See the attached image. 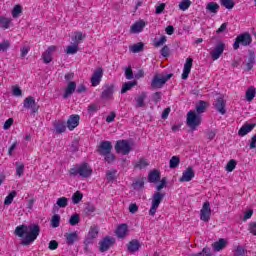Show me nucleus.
<instances>
[{
	"label": "nucleus",
	"instance_id": "31",
	"mask_svg": "<svg viewBox=\"0 0 256 256\" xmlns=\"http://www.w3.org/2000/svg\"><path fill=\"white\" fill-rule=\"evenodd\" d=\"M207 109V102L201 100L196 104V114L201 115V113H205Z\"/></svg>",
	"mask_w": 256,
	"mask_h": 256
},
{
	"label": "nucleus",
	"instance_id": "42",
	"mask_svg": "<svg viewBox=\"0 0 256 256\" xmlns=\"http://www.w3.org/2000/svg\"><path fill=\"white\" fill-rule=\"evenodd\" d=\"M143 46V43L140 42L130 46L129 49L132 53H140V51H143Z\"/></svg>",
	"mask_w": 256,
	"mask_h": 256
},
{
	"label": "nucleus",
	"instance_id": "14",
	"mask_svg": "<svg viewBox=\"0 0 256 256\" xmlns=\"http://www.w3.org/2000/svg\"><path fill=\"white\" fill-rule=\"evenodd\" d=\"M115 233L118 239H125L129 233V226L127 224H120L117 226Z\"/></svg>",
	"mask_w": 256,
	"mask_h": 256
},
{
	"label": "nucleus",
	"instance_id": "64",
	"mask_svg": "<svg viewBox=\"0 0 256 256\" xmlns=\"http://www.w3.org/2000/svg\"><path fill=\"white\" fill-rule=\"evenodd\" d=\"M250 149H256V135L251 138Z\"/></svg>",
	"mask_w": 256,
	"mask_h": 256
},
{
	"label": "nucleus",
	"instance_id": "55",
	"mask_svg": "<svg viewBox=\"0 0 256 256\" xmlns=\"http://www.w3.org/2000/svg\"><path fill=\"white\" fill-rule=\"evenodd\" d=\"M12 94L14 95V97H21V95H23V91H21V88H19V86H13Z\"/></svg>",
	"mask_w": 256,
	"mask_h": 256
},
{
	"label": "nucleus",
	"instance_id": "19",
	"mask_svg": "<svg viewBox=\"0 0 256 256\" xmlns=\"http://www.w3.org/2000/svg\"><path fill=\"white\" fill-rule=\"evenodd\" d=\"M195 177V172L193 171V168L188 167L183 173L182 177L180 178L181 183L189 182Z\"/></svg>",
	"mask_w": 256,
	"mask_h": 256
},
{
	"label": "nucleus",
	"instance_id": "57",
	"mask_svg": "<svg viewBox=\"0 0 256 256\" xmlns=\"http://www.w3.org/2000/svg\"><path fill=\"white\" fill-rule=\"evenodd\" d=\"M99 109H101V106H99L98 104H90L88 106V113H95L99 111Z\"/></svg>",
	"mask_w": 256,
	"mask_h": 256
},
{
	"label": "nucleus",
	"instance_id": "20",
	"mask_svg": "<svg viewBox=\"0 0 256 256\" xmlns=\"http://www.w3.org/2000/svg\"><path fill=\"white\" fill-rule=\"evenodd\" d=\"M79 115H71L67 120V128L69 131H73L76 127L79 126Z\"/></svg>",
	"mask_w": 256,
	"mask_h": 256
},
{
	"label": "nucleus",
	"instance_id": "34",
	"mask_svg": "<svg viewBox=\"0 0 256 256\" xmlns=\"http://www.w3.org/2000/svg\"><path fill=\"white\" fill-rule=\"evenodd\" d=\"M135 85H137L136 81L133 82H125L122 85V89H121V93H127V91H131V89H133V87H135Z\"/></svg>",
	"mask_w": 256,
	"mask_h": 256
},
{
	"label": "nucleus",
	"instance_id": "23",
	"mask_svg": "<svg viewBox=\"0 0 256 256\" xmlns=\"http://www.w3.org/2000/svg\"><path fill=\"white\" fill-rule=\"evenodd\" d=\"M255 125L256 124H249L246 123L244 124L238 131V135L240 137H245V135H247L248 133H251V131H253V129H255Z\"/></svg>",
	"mask_w": 256,
	"mask_h": 256
},
{
	"label": "nucleus",
	"instance_id": "11",
	"mask_svg": "<svg viewBox=\"0 0 256 256\" xmlns=\"http://www.w3.org/2000/svg\"><path fill=\"white\" fill-rule=\"evenodd\" d=\"M115 243V238H111L109 236L105 237L100 243V251L105 253L108 249Z\"/></svg>",
	"mask_w": 256,
	"mask_h": 256
},
{
	"label": "nucleus",
	"instance_id": "2",
	"mask_svg": "<svg viewBox=\"0 0 256 256\" xmlns=\"http://www.w3.org/2000/svg\"><path fill=\"white\" fill-rule=\"evenodd\" d=\"M69 173L73 177H76V175H79V177L87 178V177H91V175L93 174V169L91 168V166H89V164L82 163L72 167L69 170Z\"/></svg>",
	"mask_w": 256,
	"mask_h": 256
},
{
	"label": "nucleus",
	"instance_id": "27",
	"mask_svg": "<svg viewBox=\"0 0 256 256\" xmlns=\"http://www.w3.org/2000/svg\"><path fill=\"white\" fill-rule=\"evenodd\" d=\"M214 251H222V249H225L227 247V240L220 238L219 241L215 242L212 245Z\"/></svg>",
	"mask_w": 256,
	"mask_h": 256
},
{
	"label": "nucleus",
	"instance_id": "35",
	"mask_svg": "<svg viewBox=\"0 0 256 256\" xmlns=\"http://www.w3.org/2000/svg\"><path fill=\"white\" fill-rule=\"evenodd\" d=\"M79 51V44L73 43L72 45L67 46L66 53L67 55H75Z\"/></svg>",
	"mask_w": 256,
	"mask_h": 256
},
{
	"label": "nucleus",
	"instance_id": "22",
	"mask_svg": "<svg viewBox=\"0 0 256 256\" xmlns=\"http://www.w3.org/2000/svg\"><path fill=\"white\" fill-rule=\"evenodd\" d=\"M145 23L144 20H139L136 23H134L130 28V33H141L143 29H145Z\"/></svg>",
	"mask_w": 256,
	"mask_h": 256
},
{
	"label": "nucleus",
	"instance_id": "40",
	"mask_svg": "<svg viewBox=\"0 0 256 256\" xmlns=\"http://www.w3.org/2000/svg\"><path fill=\"white\" fill-rule=\"evenodd\" d=\"M15 197H17V192L16 191H12L10 194H8L4 200V205H11V203H13V199H15Z\"/></svg>",
	"mask_w": 256,
	"mask_h": 256
},
{
	"label": "nucleus",
	"instance_id": "43",
	"mask_svg": "<svg viewBox=\"0 0 256 256\" xmlns=\"http://www.w3.org/2000/svg\"><path fill=\"white\" fill-rule=\"evenodd\" d=\"M180 11H187L191 7V0H182L178 5Z\"/></svg>",
	"mask_w": 256,
	"mask_h": 256
},
{
	"label": "nucleus",
	"instance_id": "36",
	"mask_svg": "<svg viewBox=\"0 0 256 256\" xmlns=\"http://www.w3.org/2000/svg\"><path fill=\"white\" fill-rule=\"evenodd\" d=\"M97 235H99V228L92 226L88 232V239H97Z\"/></svg>",
	"mask_w": 256,
	"mask_h": 256
},
{
	"label": "nucleus",
	"instance_id": "46",
	"mask_svg": "<svg viewBox=\"0 0 256 256\" xmlns=\"http://www.w3.org/2000/svg\"><path fill=\"white\" fill-rule=\"evenodd\" d=\"M179 163H181V160L178 158V156H173L170 159V169H177V167H179Z\"/></svg>",
	"mask_w": 256,
	"mask_h": 256
},
{
	"label": "nucleus",
	"instance_id": "1",
	"mask_svg": "<svg viewBox=\"0 0 256 256\" xmlns=\"http://www.w3.org/2000/svg\"><path fill=\"white\" fill-rule=\"evenodd\" d=\"M41 229L39 228V225L32 224V225H20L17 226L14 234L17 237L24 238V245H29L30 243H33L37 237H39Z\"/></svg>",
	"mask_w": 256,
	"mask_h": 256
},
{
	"label": "nucleus",
	"instance_id": "51",
	"mask_svg": "<svg viewBox=\"0 0 256 256\" xmlns=\"http://www.w3.org/2000/svg\"><path fill=\"white\" fill-rule=\"evenodd\" d=\"M25 171V165L20 162H16V175L21 177Z\"/></svg>",
	"mask_w": 256,
	"mask_h": 256
},
{
	"label": "nucleus",
	"instance_id": "59",
	"mask_svg": "<svg viewBox=\"0 0 256 256\" xmlns=\"http://www.w3.org/2000/svg\"><path fill=\"white\" fill-rule=\"evenodd\" d=\"M235 256H243L245 255V249L241 246H238L234 252Z\"/></svg>",
	"mask_w": 256,
	"mask_h": 256
},
{
	"label": "nucleus",
	"instance_id": "8",
	"mask_svg": "<svg viewBox=\"0 0 256 256\" xmlns=\"http://www.w3.org/2000/svg\"><path fill=\"white\" fill-rule=\"evenodd\" d=\"M23 107L24 109H29L31 115L39 111V104H37L33 96H28L24 99Z\"/></svg>",
	"mask_w": 256,
	"mask_h": 256
},
{
	"label": "nucleus",
	"instance_id": "12",
	"mask_svg": "<svg viewBox=\"0 0 256 256\" xmlns=\"http://www.w3.org/2000/svg\"><path fill=\"white\" fill-rule=\"evenodd\" d=\"M111 149H113V145L109 141H102L98 147V153L100 155H107L111 153Z\"/></svg>",
	"mask_w": 256,
	"mask_h": 256
},
{
	"label": "nucleus",
	"instance_id": "15",
	"mask_svg": "<svg viewBox=\"0 0 256 256\" xmlns=\"http://www.w3.org/2000/svg\"><path fill=\"white\" fill-rule=\"evenodd\" d=\"M114 91H115V87L113 86V84H106L103 87L101 98L102 99H111L113 97Z\"/></svg>",
	"mask_w": 256,
	"mask_h": 256
},
{
	"label": "nucleus",
	"instance_id": "58",
	"mask_svg": "<svg viewBox=\"0 0 256 256\" xmlns=\"http://www.w3.org/2000/svg\"><path fill=\"white\" fill-rule=\"evenodd\" d=\"M103 156L107 163H113V161H115V155L111 154V152H108V154H104Z\"/></svg>",
	"mask_w": 256,
	"mask_h": 256
},
{
	"label": "nucleus",
	"instance_id": "62",
	"mask_svg": "<svg viewBox=\"0 0 256 256\" xmlns=\"http://www.w3.org/2000/svg\"><path fill=\"white\" fill-rule=\"evenodd\" d=\"M11 125H13V118H9L5 121L3 129L7 131V129H10Z\"/></svg>",
	"mask_w": 256,
	"mask_h": 256
},
{
	"label": "nucleus",
	"instance_id": "37",
	"mask_svg": "<svg viewBox=\"0 0 256 256\" xmlns=\"http://www.w3.org/2000/svg\"><path fill=\"white\" fill-rule=\"evenodd\" d=\"M56 205L62 209H65V207L69 205V199H67L66 197H60L57 199Z\"/></svg>",
	"mask_w": 256,
	"mask_h": 256
},
{
	"label": "nucleus",
	"instance_id": "44",
	"mask_svg": "<svg viewBox=\"0 0 256 256\" xmlns=\"http://www.w3.org/2000/svg\"><path fill=\"white\" fill-rule=\"evenodd\" d=\"M220 4L222 7H225V9H233V7H235V2L233 0H220Z\"/></svg>",
	"mask_w": 256,
	"mask_h": 256
},
{
	"label": "nucleus",
	"instance_id": "50",
	"mask_svg": "<svg viewBox=\"0 0 256 256\" xmlns=\"http://www.w3.org/2000/svg\"><path fill=\"white\" fill-rule=\"evenodd\" d=\"M167 43V36L163 35L160 37V39L154 40V47H161Z\"/></svg>",
	"mask_w": 256,
	"mask_h": 256
},
{
	"label": "nucleus",
	"instance_id": "52",
	"mask_svg": "<svg viewBox=\"0 0 256 256\" xmlns=\"http://www.w3.org/2000/svg\"><path fill=\"white\" fill-rule=\"evenodd\" d=\"M235 167H237V161L232 159L227 163L226 171H228V173H231L235 169Z\"/></svg>",
	"mask_w": 256,
	"mask_h": 256
},
{
	"label": "nucleus",
	"instance_id": "5",
	"mask_svg": "<svg viewBox=\"0 0 256 256\" xmlns=\"http://www.w3.org/2000/svg\"><path fill=\"white\" fill-rule=\"evenodd\" d=\"M251 41H253V39L251 38V34L249 33L241 34L238 37H236V40L233 44V49L237 51V49H239V45H243L244 47H247V45H251Z\"/></svg>",
	"mask_w": 256,
	"mask_h": 256
},
{
	"label": "nucleus",
	"instance_id": "60",
	"mask_svg": "<svg viewBox=\"0 0 256 256\" xmlns=\"http://www.w3.org/2000/svg\"><path fill=\"white\" fill-rule=\"evenodd\" d=\"M248 231H250V233H251L252 235H255V237H256V222H251V223L249 224Z\"/></svg>",
	"mask_w": 256,
	"mask_h": 256
},
{
	"label": "nucleus",
	"instance_id": "10",
	"mask_svg": "<svg viewBox=\"0 0 256 256\" xmlns=\"http://www.w3.org/2000/svg\"><path fill=\"white\" fill-rule=\"evenodd\" d=\"M225 51V44L223 42H220L216 45V47L210 52V55L213 59V61H217L221 55H223V52Z\"/></svg>",
	"mask_w": 256,
	"mask_h": 256
},
{
	"label": "nucleus",
	"instance_id": "4",
	"mask_svg": "<svg viewBox=\"0 0 256 256\" xmlns=\"http://www.w3.org/2000/svg\"><path fill=\"white\" fill-rule=\"evenodd\" d=\"M171 77H173V74H155L152 79L151 87H153V89H161V87H163Z\"/></svg>",
	"mask_w": 256,
	"mask_h": 256
},
{
	"label": "nucleus",
	"instance_id": "29",
	"mask_svg": "<svg viewBox=\"0 0 256 256\" xmlns=\"http://www.w3.org/2000/svg\"><path fill=\"white\" fill-rule=\"evenodd\" d=\"M12 21L13 20L11 18L0 16V27L2 29H9V27H11V22Z\"/></svg>",
	"mask_w": 256,
	"mask_h": 256
},
{
	"label": "nucleus",
	"instance_id": "54",
	"mask_svg": "<svg viewBox=\"0 0 256 256\" xmlns=\"http://www.w3.org/2000/svg\"><path fill=\"white\" fill-rule=\"evenodd\" d=\"M69 223L72 226L77 225L79 223V214H73L69 219Z\"/></svg>",
	"mask_w": 256,
	"mask_h": 256
},
{
	"label": "nucleus",
	"instance_id": "38",
	"mask_svg": "<svg viewBox=\"0 0 256 256\" xmlns=\"http://www.w3.org/2000/svg\"><path fill=\"white\" fill-rule=\"evenodd\" d=\"M207 11H210V13H217L219 11V4L217 2H210L206 6Z\"/></svg>",
	"mask_w": 256,
	"mask_h": 256
},
{
	"label": "nucleus",
	"instance_id": "39",
	"mask_svg": "<svg viewBox=\"0 0 256 256\" xmlns=\"http://www.w3.org/2000/svg\"><path fill=\"white\" fill-rule=\"evenodd\" d=\"M23 13V7L21 5H15L14 8L12 9V17L14 19H17Z\"/></svg>",
	"mask_w": 256,
	"mask_h": 256
},
{
	"label": "nucleus",
	"instance_id": "3",
	"mask_svg": "<svg viewBox=\"0 0 256 256\" xmlns=\"http://www.w3.org/2000/svg\"><path fill=\"white\" fill-rule=\"evenodd\" d=\"M201 121H203L201 114H197V112L190 110L187 113L186 123L192 131H195L201 125Z\"/></svg>",
	"mask_w": 256,
	"mask_h": 256
},
{
	"label": "nucleus",
	"instance_id": "7",
	"mask_svg": "<svg viewBox=\"0 0 256 256\" xmlns=\"http://www.w3.org/2000/svg\"><path fill=\"white\" fill-rule=\"evenodd\" d=\"M115 149L118 153L122 155H129L131 153V143L127 140H118L115 145Z\"/></svg>",
	"mask_w": 256,
	"mask_h": 256
},
{
	"label": "nucleus",
	"instance_id": "41",
	"mask_svg": "<svg viewBox=\"0 0 256 256\" xmlns=\"http://www.w3.org/2000/svg\"><path fill=\"white\" fill-rule=\"evenodd\" d=\"M82 199H83V194L80 191H77L72 195V203H74V205L81 203Z\"/></svg>",
	"mask_w": 256,
	"mask_h": 256
},
{
	"label": "nucleus",
	"instance_id": "9",
	"mask_svg": "<svg viewBox=\"0 0 256 256\" xmlns=\"http://www.w3.org/2000/svg\"><path fill=\"white\" fill-rule=\"evenodd\" d=\"M200 219L205 223H208L209 219H211V204L209 202H204L200 210Z\"/></svg>",
	"mask_w": 256,
	"mask_h": 256
},
{
	"label": "nucleus",
	"instance_id": "32",
	"mask_svg": "<svg viewBox=\"0 0 256 256\" xmlns=\"http://www.w3.org/2000/svg\"><path fill=\"white\" fill-rule=\"evenodd\" d=\"M54 127L56 129V133H65L67 126L65 125V122L59 120L55 122Z\"/></svg>",
	"mask_w": 256,
	"mask_h": 256
},
{
	"label": "nucleus",
	"instance_id": "56",
	"mask_svg": "<svg viewBox=\"0 0 256 256\" xmlns=\"http://www.w3.org/2000/svg\"><path fill=\"white\" fill-rule=\"evenodd\" d=\"M9 47H11V43H9V40H5L2 43H0V51H7V49H9Z\"/></svg>",
	"mask_w": 256,
	"mask_h": 256
},
{
	"label": "nucleus",
	"instance_id": "49",
	"mask_svg": "<svg viewBox=\"0 0 256 256\" xmlns=\"http://www.w3.org/2000/svg\"><path fill=\"white\" fill-rule=\"evenodd\" d=\"M84 213H85V215H87L88 217H95V206H93V205H88V206L84 209Z\"/></svg>",
	"mask_w": 256,
	"mask_h": 256
},
{
	"label": "nucleus",
	"instance_id": "53",
	"mask_svg": "<svg viewBox=\"0 0 256 256\" xmlns=\"http://www.w3.org/2000/svg\"><path fill=\"white\" fill-rule=\"evenodd\" d=\"M192 256H213V254H211V249L203 248L201 252L192 254Z\"/></svg>",
	"mask_w": 256,
	"mask_h": 256
},
{
	"label": "nucleus",
	"instance_id": "47",
	"mask_svg": "<svg viewBox=\"0 0 256 256\" xmlns=\"http://www.w3.org/2000/svg\"><path fill=\"white\" fill-rule=\"evenodd\" d=\"M144 186H145V182L143 181V179L136 180L132 184V187H133V189H135V191H141V189H143Z\"/></svg>",
	"mask_w": 256,
	"mask_h": 256
},
{
	"label": "nucleus",
	"instance_id": "45",
	"mask_svg": "<svg viewBox=\"0 0 256 256\" xmlns=\"http://www.w3.org/2000/svg\"><path fill=\"white\" fill-rule=\"evenodd\" d=\"M148 165H149V162L146 159L141 158L139 161L136 162L135 168L136 169H145V167H147Z\"/></svg>",
	"mask_w": 256,
	"mask_h": 256
},
{
	"label": "nucleus",
	"instance_id": "25",
	"mask_svg": "<svg viewBox=\"0 0 256 256\" xmlns=\"http://www.w3.org/2000/svg\"><path fill=\"white\" fill-rule=\"evenodd\" d=\"M215 107L221 115H225V113H227V110H225V100L222 97L216 100Z\"/></svg>",
	"mask_w": 256,
	"mask_h": 256
},
{
	"label": "nucleus",
	"instance_id": "21",
	"mask_svg": "<svg viewBox=\"0 0 256 256\" xmlns=\"http://www.w3.org/2000/svg\"><path fill=\"white\" fill-rule=\"evenodd\" d=\"M64 237L66 239L67 245H73V243L79 241V232L74 231V232L66 233Z\"/></svg>",
	"mask_w": 256,
	"mask_h": 256
},
{
	"label": "nucleus",
	"instance_id": "48",
	"mask_svg": "<svg viewBox=\"0 0 256 256\" xmlns=\"http://www.w3.org/2000/svg\"><path fill=\"white\" fill-rule=\"evenodd\" d=\"M252 99H255V87L253 86L246 91V100L251 101Z\"/></svg>",
	"mask_w": 256,
	"mask_h": 256
},
{
	"label": "nucleus",
	"instance_id": "17",
	"mask_svg": "<svg viewBox=\"0 0 256 256\" xmlns=\"http://www.w3.org/2000/svg\"><path fill=\"white\" fill-rule=\"evenodd\" d=\"M193 68V58H187L184 64L182 79H188L189 73H191V69Z\"/></svg>",
	"mask_w": 256,
	"mask_h": 256
},
{
	"label": "nucleus",
	"instance_id": "30",
	"mask_svg": "<svg viewBox=\"0 0 256 256\" xmlns=\"http://www.w3.org/2000/svg\"><path fill=\"white\" fill-rule=\"evenodd\" d=\"M159 179H161V174L157 170L150 172L148 175V180L150 181V183H157Z\"/></svg>",
	"mask_w": 256,
	"mask_h": 256
},
{
	"label": "nucleus",
	"instance_id": "13",
	"mask_svg": "<svg viewBox=\"0 0 256 256\" xmlns=\"http://www.w3.org/2000/svg\"><path fill=\"white\" fill-rule=\"evenodd\" d=\"M57 51V46H50L48 49L42 54V59L44 63H50L53 61V53Z\"/></svg>",
	"mask_w": 256,
	"mask_h": 256
},
{
	"label": "nucleus",
	"instance_id": "28",
	"mask_svg": "<svg viewBox=\"0 0 256 256\" xmlns=\"http://www.w3.org/2000/svg\"><path fill=\"white\" fill-rule=\"evenodd\" d=\"M141 247V244L138 240H132L128 243L127 249L130 251V253H135V251H139V248Z\"/></svg>",
	"mask_w": 256,
	"mask_h": 256
},
{
	"label": "nucleus",
	"instance_id": "16",
	"mask_svg": "<svg viewBox=\"0 0 256 256\" xmlns=\"http://www.w3.org/2000/svg\"><path fill=\"white\" fill-rule=\"evenodd\" d=\"M101 79H103V69L98 68L96 71H94L91 78L92 87H97V85L101 83Z\"/></svg>",
	"mask_w": 256,
	"mask_h": 256
},
{
	"label": "nucleus",
	"instance_id": "33",
	"mask_svg": "<svg viewBox=\"0 0 256 256\" xmlns=\"http://www.w3.org/2000/svg\"><path fill=\"white\" fill-rule=\"evenodd\" d=\"M60 224H61V216L59 214L53 215L50 221L51 227H53V229H57V227H59Z\"/></svg>",
	"mask_w": 256,
	"mask_h": 256
},
{
	"label": "nucleus",
	"instance_id": "26",
	"mask_svg": "<svg viewBox=\"0 0 256 256\" xmlns=\"http://www.w3.org/2000/svg\"><path fill=\"white\" fill-rule=\"evenodd\" d=\"M145 99H147V93L146 92H142L140 93L136 98V107L137 108H143L145 107Z\"/></svg>",
	"mask_w": 256,
	"mask_h": 256
},
{
	"label": "nucleus",
	"instance_id": "24",
	"mask_svg": "<svg viewBox=\"0 0 256 256\" xmlns=\"http://www.w3.org/2000/svg\"><path fill=\"white\" fill-rule=\"evenodd\" d=\"M85 37H87V35L83 34V32H79V31L73 32L71 35L72 42L77 45H79V43H81V41H83V39H85Z\"/></svg>",
	"mask_w": 256,
	"mask_h": 256
},
{
	"label": "nucleus",
	"instance_id": "63",
	"mask_svg": "<svg viewBox=\"0 0 256 256\" xmlns=\"http://www.w3.org/2000/svg\"><path fill=\"white\" fill-rule=\"evenodd\" d=\"M126 79H133V70L131 67L126 68L125 70Z\"/></svg>",
	"mask_w": 256,
	"mask_h": 256
},
{
	"label": "nucleus",
	"instance_id": "18",
	"mask_svg": "<svg viewBox=\"0 0 256 256\" xmlns=\"http://www.w3.org/2000/svg\"><path fill=\"white\" fill-rule=\"evenodd\" d=\"M75 89H77V84L73 81L68 82L64 90L63 98L68 99V97H71V95L75 93Z\"/></svg>",
	"mask_w": 256,
	"mask_h": 256
},
{
	"label": "nucleus",
	"instance_id": "6",
	"mask_svg": "<svg viewBox=\"0 0 256 256\" xmlns=\"http://www.w3.org/2000/svg\"><path fill=\"white\" fill-rule=\"evenodd\" d=\"M164 198H165V194H163L161 192L154 193V195L152 197V205L149 210L150 215L153 216V215H155V213H157V209H159V205H161V201H163Z\"/></svg>",
	"mask_w": 256,
	"mask_h": 256
},
{
	"label": "nucleus",
	"instance_id": "61",
	"mask_svg": "<svg viewBox=\"0 0 256 256\" xmlns=\"http://www.w3.org/2000/svg\"><path fill=\"white\" fill-rule=\"evenodd\" d=\"M162 57H169V46L165 45L160 51Z\"/></svg>",
	"mask_w": 256,
	"mask_h": 256
}]
</instances>
